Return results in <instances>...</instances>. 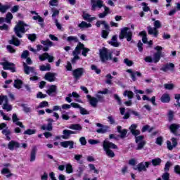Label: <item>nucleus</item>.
I'll return each mask as SVG.
<instances>
[{
    "label": "nucleus",
    "mask_w": 180,
    "mask_h": 180,
    "mask_svg": "<svg viewBox=\"0 0 180 180\" xmlns=\"http://www.w3.org/2000/svg\"><path fill=\"white\" fill-rule=\"evenodd\" d=\"M81 50H82V54L84 57H86V53L89 51V49L85 48L84 44H79L72 52L73 58H72V64H75L78 60H79V56L81 54Z\"/></svg>",
    "instance_id": "1"
},
{
    "label": "nucleus",
    "mask_w": 180,
    "mask_h": 180,
    "mask_svg": "<svg viewBox=\"0 0 180 180\" xmlns=\"http://www.w3.org/2000/svg\"><path fill=\"white\" fill-rule=\"evenodd\" d=\"M155 50H156V53L153 54V58L151 56H146L144 60L146 63H158L162 57V46H157L155 47Z\"/></svg>",
    "instance_id": "2"
},
{
    "label": "nucleus",
    "mask_w": 180,
    "mask_h": 180,
    "mask_svg": "<svg viewBox=\"0 0 180 180\" xmlns=\"http://www.w3.org/2000/svg\"><path fill=\"white\" fill-rule=\"evenodd\" d=\"M29 29H30L29 25L25 23L23 21H18L14 27V32L18 37L22 38V34H20V33H26Z\"/></svg>",
    "instance_id": "3"
},
{
    "label": "nucleus",
    "mask_w": 180,
    "mask_h": 180,
    "mask_svg": "<svg viewBox=\"0 0 180 180\" xmlns=\"http://www.w3.org/2000/svg\"><path fill=\"white\" fill-rule=\"evenodd\" d=\"M103 148L104 151H105L106 155L110 158H113L115 157V153L112 152L110 148L116 149L117 146L115 145L113 143L110 142L108 139H105L103 143Z\"/></svg>",
    "instance_id": "4"
},
{
    "label": "nucleus",
    "mask_w": 180,
    "mask_h": 180,
    "mask_svg": "<svg viewBox=\"0 0 180 180\" xmlns=\"http://www.w3.org/2000/svg\"><path fill=\"white\" fill-rule=\"evenodd\" d=\"M127 39L128 41H131V38L133 37V32L130 30L129 27H124L121 30L120 34V39L123 40V39Z\"/></svg>",
    "instance_id": "5"
},
{
    "label": "nucleus",
    "mask_w": 180,
    "mask_h": 180,
    "mask_svg": "<svg viewBox=\"0 0 180 180\" xmlns=\"http://www.w3.org/2000/svg\"><path fill=\"white\" fill-rule=\"evenodd\" d=\"M100 58L102 63L108 61V60H112V53L106 48L100 49Z\"/></svg>",
    "instance_id": "6"
},
{
    "label": "nucleus",
    "mask_w": 180,
    "mask_h": 180,
    "mask_svg": "<svg viewBox=\"0 0 180 180\" xmlns=\"http://www.w3.org/2000/svg\"><path fill=\"white\" fill-rule=\"evenodd\" d=\"M161 28V22L160 20H155L154 22V27H148V34H153L154 37L158 36V30Z\"/></svg>",
    "instance_id": "7"
},
{
    "label": "nucleus",
    "mask_w": 180,
    "mask_h": 180,
    "mask_svg": "<svg viewBox=\"0 0 180 180\" xmlns=\"http://www.w3.org/2000/svg\"><path fill=\"white\" fill-rule=\"evenodd\" d=\"M101 25H103L104 26V29H105V30L102 31V37L103 39H106V37L109 36V25L106 23V21L103 20H98L96 23V26L97 27H101Z\"/></svg>",
    "instance_id": "8"
},
{
    "label": "nucleus",
    "mask_w": 180,
    "mask_h": 180,
    "mask_svg": "<svg viewBox=\"0 0 180 180\" xmlns=\"http://www.w3.org/2000/svg\"><path fill=\"white\" fill-rule=\"evenodd\" d=\"M150 164L151 162H141L136 167H134V169H135V171H138V172H146L147 171V168L150 167Z\"/></svg>",
    "instance_id": "9"
},
{
    "label": "nucleus",
    "mask_w": 180,
    "mask_h": 180,
    "mask_svg": "<svg viewBox=\"0 0 180 180\" xmlns=\"http://www.w3.org/2000/svg\"><path fill=\"white\" fill-rule=\"evenodd\" d=\"M75 98L76 102H79V103H82V101L79 98V94L78 93L73 91L72 94H68V96L65 98V101L68 102V103H71L72 102V99L71 98Z\"/></svg>",
    "instance_id": "10"
},
{
    "label": "nucleus",
    "mask_w": 180,
    "mask_h": 180,
    "mask_svg": "<svg viewBox=\"0 0 180 180\" xmlns=\"http://www.w3.org/2000/svg\"><path fill=\"white\" fill-rule=\"evenodd\" d=\"M0 65L3 66L4 70H9L11 72H15L16 71L15 68V64L13 63H9L8 61L0 63Z\"/></svg>",
    "instance_id": "11"
},
{
    "label": "nucleus",
    "mask_w": 180,
    "mask_h": 180,
    "mask_svg": "<svg viewBox=\"0 0 180 180\" xmlns=\"http://www.w3.org/2000/svg\"><path fill=\"white\" fill-rule=\"evenodd\" d=\"M136 143L138 144L136 150H141L146 146V141L143 136H139L136 137Z\"/></svg>",
    "instance_id": "12"
},
{
    "label": "nucleus",
    "mask_w": 180,
    "mask_h": 180,
    "mask_svg": "<svg viewBox=\"0 0 180 180\" xmlns=\"http://www.w3.org/2000/svg\"><path fill=\"white\" fill-rule=\"evenodd\" d=\"M24 72L27 75L29 74H33L34 75H37V72L33 67L27 66L26 63H23Z\"/></svg>",
    "instance_id": "13"
},
{
    "label": "nucleus",
    "mask_w": 180,
    "mask_h": 180,
    "mask_svg": "<svg viewBox=\"0 0 180 180\" xmlns=\"http://www.w3.org/2000/svg\"><path fill=\"white\" fill-rule=\"evenodd\" d=\"M84 72H85V69L77 68L72 71V75L75 79H79V78H81V77H82L84 75Z\"/></svg>",
    "instance_id": "14"
},
{
    "label": "nucleus",
    "mask_w": 180,
    "mask_h": 180,
    "mask_svg": "<svg viewBox=\"0 0 180 180\" xmlns=\"http://www.w3.org/2000/svg\"><path fill=\"white\" fill-rule=\"evenodd\" d=\"M96 125L97 127H100L96 130L97 133H100L101 134H103L105 133H108L109 131V127L106 125H103L101 123H96Z\"/></svg>",
    "instance_id": "15"
},
{
    "label": "nucleus",
    "mask_w": 180,
    "mask_h": 180,
    "mask_svg": "<svg viewBox=\"0 0 180 180\" xmlns=\"http://www.w3.org/2000/svg\"><path fill=\"white\" fill-rule=\"evenodd\" d=\"M39 58L40 61H44L45 60H48L49 63H53L54 61V57L50 56L47 53H44L42 55H39Z\"/></svg>",
    "instance_id": "16"
},
{
    "label": "nucleus",
    "mask_w": 180,
    "mask_h": 180,
    "mask_svg": "<svg viewBox=\"0 0 180 180\" xmlns=\"http://www.w3.org/2000/svg\"><path fill=\"white\" fill-rule=\"evenodd\" d=\"M20 147V143L15 141H11L8 144V150L13 151V150H18Z\"/></svg>",
    "instance_id": "17"
},
{
    "label": "nucleus",
    "mask_w": 180,
    "mask_h": 180,
    "mask_svg": "<svg viewBox=\"0 0 180 180\" xmlns=\"http://www.w3.org/2000/svg\"><path fill=\"white\" fill-rule=\"evenodd\" d=\"M91 4H92V7L91 9L92 11H95L96 8H102L103 6V1L101 0H91Z\"/></svg>",
    "instance_id": "18"
},
{
    "label": "nucleus",
    "mask_w": 180,
    "mask_h": 180,
    "mask_svg": "<svg viewBox=\"0 0 180 180\" xmlns=\"http://www.w3.org/2000/svg\"><path fill=\"white\" fill-rule=\"evenodd\" d=\"M86 98H87L90 105L93 108H96V106L98 105V98H96L95 97H92V96H91V95H87Z\"/></svg>",
    "instance_id": "19"
},
{
    "label": "nucleus",
    "mask_w": 180,
    "mask_h": 180,
    "mask_svg": "<svg viewBox=\"0 0 180 180\" xmlns=\"http://www.w3.org/2000/svg\"><path fill=\"white\" fill-rule=\"evenodd\" d=\"M71 134H77V132L68 129H65L63 130V135L62 136V139L64 140H68Z\"/></svg>",
    "instance_id": "20"
},
{
    "label": "nucleus",
    "mask_w": 180,
    "mask_h": 180,
    "mask_svg": "<svg viewBox=\"0 0 180 180\" xmlns=\"http://www.w3.org/2000/svg\"><path fill=\"white\" fill-rule=\"evenodd\" d=\"M12 120L13 123L16 124V126H19L20 127H21V129H25V126L23 125V124H22V122L19 121V118L18 117L16 113L13 114Z\"/></svg>",
    "instance_id": "21"
},
{
    "label": "nucleus",
    "mask_w": 180,
    "mask_h": 180,
    "mask_svg": "<svg viewBox=\"0 0 180 180\" xmlns=\"http://www.w3.org/2000/svg\"><path fill=\"white\" fill-rule=\"evenodd\" d=\"M30 13H32V15H36L32 17V19L34 20H38L39 25H43L44 20L43 19V18L39 15V14L36 11H30Z\"/></svg>",
    "instance_id": "22"
},
{
    "label": "nucleus",
    "mask_w": 180,
    "mask_h": 180,
    "mask_svg": "<svg viewBox=\"0 0 180 180\" xmlns=\"http://www.w3.org/2000/svg\"><path fill=\"white\" fill-rule=\"evenodd\" d=\"M127 72H129L130 74L131 78L133 81H136V77H141V73L140 72H133L132 70H127Z\"/></svg>",
    "instance_id": "23"
},
{
    "label": "nucleus",
    "mask_w": 180,
    "mask_h": 180,
    "mask_svg": "<svg viewBox=\"0 0 180 180\" xmlns=\"http://www.w3.org/2000/svg\"><path fill=\"white\" fill-rule=\"evenodd\" d=\"M61 147H63L64 148H74V142L72 141H65L63 142H60Z\"/></svg>",
    "instance_id": "24"
},
{
    "label": "nucleus",
    "mask_w": 180,
    "mask_h": 180,
    "mask_svg": "<svg viewBox=\"0 0 180 180\" xmlns=\"http://www.w3.org/2000/svg\"><path fill=\"white\" fill-rule=\"evenodd\" d=\"M36 154H37V148L36 146H34L30 153V162H33L36 161Z\"/></svg>",
    "instance_id": "25"
},
{
    "label": "nucleus",
    "mask_w": 180,
    "mask_h": 180,
    "mask_svg": "<svg viewBox=\"0 0 180 180\" xmlns=\"http://www.w3.org/2000/svg\"><path fill=\"white\" fill-rule=\"evenodd\" d=\"M175 68V65L172 63H169L165 65H163L160 70L161 71H164V72H167V71H169V70H174Z\"/></svg>",
    "instance_id": "26"
},
{
    "label": "nucleus",
    "mask_w": 180,
    "mask_h": 180,
    "mask_svg": "<svg viewBox=\"0 0 180 180\" xmlns=\"http://www.w3.org/2000/svg\"><path fill=\"white\" fill-rule=\"evenodd\" d=\"M1 133L6 136V139L8 141H11V134H12V131H11L10 129L6 128L2 130Z\"/></svg>",
    "instance_id": "27"
},
{
    "label": "nucleus",
    "mask_w": 180,
    "mask_h": 180,
    "mask_svg": "<svg viewBox=\"0 0 180 180\" xmlns=\"http://www.w3.org/2000/svg\"><path fill=\"white\" fill-rule=\"evenodd\" d=\"M136 129H137V124H133L129 127V130L131 131V133L133 134V136H135V137L136 136H139V134H140V131Z\"/></svg>",
    "instance_id": "28"
},
{
    "label": "nucleus",
    "mask_w": 180,
    "mask_h": 180,
    "mask_svg": "<svg viewBox=\"0 0 180 180\" xmlns=\"http://www.w3.org/2000/svg\"><path fill=\"white\" fill-rule=\"evenodd\" d=\"M45 79L49 82H53L56 81V74L48 72L45 75Z\"/></svg>",
    "instance_id": "29"
},
{
    "label": "nucleus",
    "mask_w": 180,
    "mask_h": 180,
    "mask_svg": "<svg viewBox=\"0 0 180 180\" xmlns=\"http://www.w3.org/2000/svg\"><path fill=\"white\" fill-rule=\"evenodd\" d=\"M48 121L50 122L47 125H42L41 129L42 130H47L48 131H51V130H53V124H51L53 120L49 119Z\"/></svg>",
    "instance_id": "30"
},
{
    "label": "nucleus",
    "mask_w": 180,
    "mask_h": 180,
    "mask_svg": "<svg viewBox=\"0 0 180 180\" xmlns=\"http://www.w3.org/2000/svg\"><path fill=\"white\" fill-rule=\"evenodd\" d=\"M109 44H111V46H113V47H119V46H120V43L117 42V37H116V35H114L112 37Z\"/></svg>",
    "instance_id": "31"
},
{
    "label": "nucleus",
    "mask_w": 180,
    "mask_h": 180,
    "mask_svg": "<svg viewBox=\"0 0 180 180\" xmlns=\"http://www.w3.org/2000/svg\"><path fill=\"white\" fill-rule=\"evenodd\" d=\"M161 102L162 103H168L169 101H171V97L169 96V94H164L161 98H160Z\"/></svg>",
    "instance_id": "32"
},
{
    "label": "nucleus",
    "mask_w": 180,
    "mask_h": 180,
    "mask_svg": "<svg viewBox=\"0 0 180 180\" xmlns=\"http://www.w3.org/2000/svg\"><path fill=\"white\" fill-rule=\"evenodd\" d=\"M56 91H57V86H56V85H52L47 90L46 94H48V95H49V96H53V95H54V94H56Z\"/></svg>",
    "instance_id": "33"
},
{
    "label": "nucleus",
    "mask_w": 180,
    "mask_h": 180,
    "mask_svg": "<svg viewBox=\"0 0 180 180\" xmlns=\"http://www.w3.org/2000/svg\"><path fill=\"white\" fill-rule=\"evenodd\" d=\"M1 173L2 175H6L7 178H11L13 175V174L11 173V170L6 167L3 168Z\"/></svg>",
    "instance_id": "34"
},
{
    "label": "nucleus",
    "mask_w": 180,
    "mask_h": 180,
    "mask_svg": "<svg viewBox=\"0 0 180 180\" xmlns=\"http://www.w3.org/2000/svg\"><path fill=\"white\" fill-rule=\"evenodd\" d=\"M68 128L72 130H77V131H81L82 130V126L79 124H70Z\"/></svg>",
    "instance_id": "35"
},
{
    "label": "nucleus",
    "mask_w": 180,
    "mask_h": 180,
    "mask_svg": "<svg viewBox=\"0 0 180 180\" xmlns=\"http://www.w3.org/2000/svg\"><path fill=\"white\" fill-rule=\"evenodd\" d=\"M83 19L84 20H87V22H92V20H95V17H91V15L88 14V13H83Z\"/></svg>",
    "instance_id": "36"
},
{
    "label": "nucleus",
    "mask_w": 180,
    "mask_h": 180,
    "mask_svg": "<svg viewBox=\"0 0 180 180\" xmlns=\"http://www.w3.org/2000/svg\"><path fill=\"white\" fill-rule=\"evenodd\" d=\"M78 27H80V29H88V27H92V25L91 23H87L85 21H82L78 25Z\"/></svg>",
    "instance_id": "37"
},
{
    "label": "nucleus",
    "mask_w": 180,
    "mask_h": 180,
    "mask_svg": "<svg viewBox=\"0 0 180 180\" xmlns=\"http://www.w3.org/2000/svg\"><path fill=\"white\" fill-rule=\"evenodd\" d=\"M117 130L118 133L121 134V139H124V137H126V134H127V130L126 129L122 130V127L120 126L117 127Z\"/></svg>",
    "instance_id": "38"
},
{
    "label": "nucleus",
    "mask_w": 180,
    "mask_h": 180,
    "mask_svg": "<svg viewBox=\"0 0 180 180\" xmlns=\"http://www.w3.org/2000/svg\"><path fill=\"white\" fill-rule=\"evenodd\" d=\"M179 127H180L179 124H172L169 126V129L171 130L172 133H173V134H176V130H178Z\"/></svg>",
    "instance_id": "39"
},
{
    "label": "nucleus",
    "mask_w": 180,
    "mask_h": 180,
    "mask_svg": "<svg viewBox=\"0 0 180 180\" xmlns=\"http://www.w3.org/2000/svg\"><path fill=\"white\" fill-rule=\"evenodd\" d=\"M72 112H62V115H61V117L62 119H63V120H69L70 119V115H72Z\"/></svg>",
    "instance_id": "40"
},
{
    "label": "nucleus",
    "mask_w": 180,
    "mask_h": 180,
    "mask_svg": "<svg viewBox=\"0 0 180 180\" xmlns=\"http://www.w3.org/2000/svg\"><path fill=\"white\" fill-rule=\"evenodd\" d=\"M12 105L9 104L8 101L2 105V109L6 110V112H11V110H12Z\"/></svg>",
    "instance_id": "41"
},
{
    "label": "nucleus",
    "mask_w": 180,
    "mask_h": 180,
    "mask_svg": "<svg viewBox=\"0 0 180 180\" xmlns=\"http://www.w3.org/2000/svg\"><path fill=\"white\" fill-rule=\"evenodd\" d=\"M10 44H14V46H20V41L18 38L13 37V39L9 41Z\"/></svg>",
    "instance_id": "42"
},
{
    "label": "nucleus",
    "mask_w": 180,
    "mask_h": 180,
    "mask_svg": "<svg viewBox=\"0 0 180 180\" xmlns=\"http://www.w3.org/2000/svg\"><path fill=\"white\" fill-rule=\"evenodd\" d=\"M124 96H127L129 99H133V96H134V94L131 91L126 90L123 94Z\"/></svg>",
    "instance_id": "43"
},
{
    "label": "nucleus",
    "mask_w": 180,
    "mask_h": 180,
    "mask_svg": "<svg viewBox=\"0 0 180 180\" xmlns=\"http://www.w3.org/2000/svg\"><path fill=\"white\" fill-rule=\"evenodd\" d=\"M12 19H13V15H12V13H8L6 14V18H4V22H6L7 23H11Z\"/></svg>",
    "instance_id": "44"
},
{
    "label": "nucleus",
    "mask_w": 180,
    "mask_h": 180,
    "mask_svg": "<svg viewBox=\"0 0 180 180\" xmlns=\"http://www.w3.org/2000/svg\"><path fill=\"white\" fill-rule=\"evenodd\" d=\"M140 36H142V41L143 43L147 44L148 43V41L147 40V33L146 31H142L139 33Z\"/></svg>",
    "instance_id": "45"
},
{
    "label": "nucleus",
    "mask_w": 180,
    "mask_h": 180,
    "mask_svg": "<svg viewBox=\"0 0 180 180\" xmlns=\"http://www.w3.org/2000/svg\"><path fill=\"white\" fill-rule=\"evenodd\" d=\"M65 168L67 174H72V172H74V169L72 168V165L71 164H67L65 165Z\"/></svg>",
    "instance_id": "46"
},
{
    "label": "nucleus",
    "mask_w": 180,
    "mask_h": 180,
    "mask_svg": "<svg viewBox=\"0 0 180 180\" xmlns=\"http://www.w3.org/2000/svg\"><path fill=\"white\" fill-rule=\"evenodd\" d=\"M41 44H44V46H48V47H53L54 46V44L50 41V39H46V41H41Z\"/></svg>",
    "instance_id": "47"
},
{
    "label": "nucleus",
    "mask_w": 180,
    "mask_h": 180,
    "mask_svg": "<svg viewBox=\"0 0 180 180\" xmlns=\"http://www.w3.org/2000/svg\"><path fill=\"white\" fill-rule=\"evenodd\" d=\"M8 9H9V6L8 5H2V4L0 3L1 13H6Z\"/></svg>",
    "instance_id": "48"
},
{
    "label": "nucleus",
    "mask_w": 180,
    "mask_h": 180,
    "mask_svg": "<svg viewBox=\"0 0 180 180\" xmlns=\"http://www.w3.org/2000/svg\"><path fill=\"white\" fill-rule=\"evenodd\" d=\"M67 41L69 43H78V38L74 36H70L68 37Z\"/></svg>",
    "instance_id": "49"
},
{
    "label": "nucleus",
    "mask_w": 180,
    "mask_h": 180,
    "mask_svg": "<svg viewBox=\"0 0 180 180\" xmlns=\"http://www.w3.org/2000/svg\"><path fill=\"white\" fill-rule=\"evenodd\" d=\"M39 70L41 71H50L51 66H50V64H47L46 65H43L39 66Z\"/></svg>",
    "instance_id": "50"
},
{
    "label": "nucleus",
    "mask_w": 180,
    "mask_h": 180,
    "mask_svg": "<svg viewBox=\"0 0 180 180\" xmlns=\"http://www.w3.org/2000/svg\"><path fill=\"white\" fill-rule=\"evenodd\" d=\"M6 102H8V96H0V105H5Z\"/></svg>",
    "instance_id": "51"
},
{
    "label": "nucleus",
    "mask_w": 180,
    "mask_h": 180,
    "mask_svg": "<svg viewBox=\"0 0 180 180\" xmlns=\"http://www.w3.org/2000/svg\"><path fill=\"white\" fill-rule=\"evenodd\" d=\"M14 86L17 88V89H20V88H22V81L19 79L15 80Z\"/></svg>",
    "instance_id": "52"
},
{
    "label": "nucleus",
    "mask_w": 180,
    "mask_h": 180,
    "mask_svg": "<svg viewBox=\"0 0 180 180\" xmlns=\"http://www.w3.org/2000/svg\"><path fill=\"white\" fill-rule=\"evenodd\" d=\"M36 134V129H27L26 131H24L23 134L28 135V136H32V134Z\"/></svg>",
    "instance_id": "53"
},
{
    "label": "nucleus",
    "mask_w": 180,
    "mask_h": 180,
    "mask_svg": "<svg viewBox=\"0 0 180 180\" xmlns=\"http://www.w3.org/2000/svg\"><path fill=\"white\" fill-rule=\"evenodd\" d=\"M151 162L154 167H157V165H160L161 164V159L156 158L151 160Z\"/></svg>",
    "instance_id": "54"
},
{
    "label": "nucleus",
    "mask_w": 180,
    "mask_h": 180,
    "mask_svg": "<svg viewBox=\"0 0 180 180\" xmlns=\"http://www.w3.org/2000/svg\"><path fill=\"white\" fill-rule=\"evenodd\" d=\"M89 167L91 171H94V174H99V170L96 169V167H95V165L89 164Z\"/></svg>",
    "instance_id": "55"
},
{
    "label": "nucleus",
    "mask_w": 180,
    "mask_h": 180,
    "mask_svg": "<svg viewBox=\"0 0 180 180\" xmlns=\"http://www.w3.org/2000/svg\"><path fill=\"white\" fill-rule=\"evenodd\" d=\"M164 86L165 89H168L169 91H171L175 88V85H174V84H164Z\"/></svg>",
    "instance_id": "56"
},
{
    "label": "nucleus",
    "mask_w": 180,
    "mask_h": 180,
    "mask_svg": "<svg viewBox=\"0 0 180 180\" xmlns=\"http://www.w3.org/2000/svg\"><path fill=\"white\" fill-rule=\"evenodd\" d=\"M49 107V102L44 101H42L39 103V105H38L39 108H47Z\"/></svg>",
    "instance_id": "57"
},
{
    "label": "nucleus",
    "mask_w": 180,
    "mask_h": 180,
    "mask_svg": "<svg viewBox=\"0 0 180 180\" xmlns=\"http://www.w3.org/2000/svg\"><path fill=\"white\" fill-rule=\"evenodd\" d=\"M147 130H148V131L149 132V133H151V131H153V128H150V126H148V125H145L143 128H142V133H144V132H146V131H147Z\"/></svg>",
    "instance_id": "58"
},
{
    "label": "nucleus",
    "mask_w": 180,
    "mask_h": 180,
    "mask_svg": "<svg viewBox=\"0 0 180 180\" xmlns=\"http://www.w3.org/2000/svg\"><path fill=\"white\" fill-rule=\"evenodd\" d=\"M0 115L2 116L4 120H7L9 122L11 120V117H9L8 115H5L3 110H0Z\"/></svg>",
    "instance_id": "59"
},
{
    "label": "nucleus",
    "mask_w": 180,
    "mask_h": 180,
    "mask_svg": "<svg viewBox=\"0 0 180 180\" xmlns=\"http://www.w3.org/2000/svg\"><path fill=\"white\" fill-rule=\"evenodd\" d=\"M22 108H23V110L24 112H25V113H29L30 112H32V109L30 108V107L27 106V105H22Z\"/></svg>",
    "instance_id": "60"
},
{
    "label": "nucleus",
    "mask_w": 180,
    "mask_h": 180,
    "mask_svg": "<svg viewBox=\"0 0 180 180\" xmlns=\"http://www.w3.org/2000/svg\"><path fill=\"white\" fill-rule=\"evenodd\" d=\"M46 96H47L46 94H44L41 91H39L37 94V98H38L39 99H44V98H46Z\"/></svg>",
    "instance_id": "61"
},
{
    "label": "nucleus",
    "mask_w": 180,
    "mask_h": 180,
    "mask_svg": "<svg viewBox=\"0 0 180 180\" xmlns=\"http://www.w3.org/2000/svg\"><path fill=\"white\" fill-rule=\"evenodd\" d=\"M49 5L51 6H58V0H50Z\"/></svg>",
    "instance_id": "62"
},
{
    "label": "nucleus",
    "mask_w": 180,
    "mask_h": 180,
    "mask_svg": "<svg viewBox=\"0 0 180 180\" xmlns=\"http://www.w3.org/2000/svg\"><path fill=\"white\" fill-rule=\"evenodd\" d=\"M91 70L93 71H95V72H96L97 74H101V70L98 68V67H96V65H91Z\"/></svg>",
    "instance_id": "63"
},
{
    "label": "nucleus",
    "mask_w": 180,
    "mask_h": 180,
    "mask_svg": "<svg viewBox=\"0 0 180 180\" xmlns=\"http://www.w3.org/2000/svg\"><path fill=\"white\" fill-rule=\"evenodd\" d=\"M88 143H89L91 146H94L95 144H99L100 141L98 140L89 139Z\"/></svg>",
    "instance_id": "64"
}]
</instances>
